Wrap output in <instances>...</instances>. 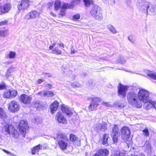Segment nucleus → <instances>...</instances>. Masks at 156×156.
<instances>
[{"instance_id": "obj_1", "label": "nucleus", "mask_w": 156, "mask_h": 156, "mask_svg": "<svg viewBox=\"0 0 156 156\" xmlns=\"http://www.w3.org/2000/svg\"><path fill=\"white\" fill-rule=\"evenodd\" d=\"M0 118L3 121V122H2V123L4 125L2 130L4 133L6 135L11 134L13 137H17L19 136L17 131L15 129L13 125L8 123L9 119L5 111L1 108H0Z\"/></svg>"}, {"instance_id": "obj_2", "label": "nucleus", "mask_w": 156, "mask_h": 156, "mask_svg": "<svg viewBox=\"0 0 156 156\" xmlns=\"http://www.w3.org/2000/svg\"><path fill=\"white\" fill-rule=\"evenodd\" d=\"M127 98L129 102L133 106L139 108L141 107L142 104L138 100L136 94L134 92H129L127 94Z\"/></svg>"}, {"instance_id": "obj_3", "label": "nucleus", "mask_w": 156, "mask_h": 156, "mask_svg": "<svg viewBox=\"0 0 156 156\" xmlns=\"http://www.w3.org/2000/svg\"><path fill=\"white\" fill-rule=\"evenodd\" d=\"M88 100L91 101V102L88 106L90 111H93L96 110L99 105L98 103L101 101V99L97 97H89Z\"/></svg>"}, {"instance_id": "obj_4", "label": "nucleus", "mask_w": 156, "mask_h": 156, "mask_svg": "<svg viewBox=\"0 0 156 156\" xmlns=\"http://www.w3.org/2000/svg\"><path fill=\"white\" fill-rule=\"evenodd\" d=\"M139 9L141 11L146 13L148 12V11L150 5V3L147 1L140 0L138 1L137 4Z\"/></svg>"}, {"instance_id": "obj_5", "label": "nucleus", "mask_w": 156, "mask_h": 156, "mask_svg": "<svg viewBox=\"0 0 156 156\" xmlns=\"http://www.w3.org/2000/svg\"><path fill=\"white\" fill-rule=\"evenodd\" d=\"M15 125L19 128L20 133L24 137L26 134V130L28 128L27 121L23 120H21L20 122H16Z\"/></svg>"}, {"instance_id": "obj_6", "label": "nucleus", "mask_w": 156, "mask_h": 156, "mask_svg": "<svg viewBox=\"0 0 156 156\" xmlns=\"http://www.w3.org/2000/svg\"><path fill=\"white\" fill-rule=\"evenodd\" d=\"M149 93L145 90L141 89L140 90L138 94V96L140 100L143 102H147L150 98Z\"/></svg>"}, {"instance_id": "obj_7", "label": "nucleus", "mask_w": 156, "mask_h": 156, "mask_svg": "<svg viewBox=\"0 0 156 156\" xmlns=\"http://www.w3.org/2000/svg\"><path fill=\"white\" fill-rule=\"evenodd\" d=\"M8 110L12 112H17L20 109V105L19 103L14 100L12 101L8 105Z\"/></svg>"}, {"instance_id": "obj_8", "label": "nucleus", "mask_w": 156, "mask_h": 156, "mask_svg": "<svg viewBox=\"0 0 156 156\" xmlns=\"http://www.w3.org/2000/svg\"><path fill=\"white\" fill-rule=\"evenodd\" d=\"M17 91L15 90H6L3 94V97L6 98H13L16 97L17 94Z\"/></svg>"}, {"instance_id": "obj_9", "label": "nucleus", "mask_w": 156, "mask_h": 156, "mask_svg": "<svg viewBox=\"0 0 156 156\" xmlns=\"http://www.w3.org/2000/svg\"><path fill=\"white\" fill-rule=\"evenodd\" d=\"M11 5L8 3L2 4L0 3V15L8 12L11 9Z\"/></svg>"}, {"instance_id": "obj_10", "label": "nucleus", "mask_w": 156, "mask_h": 156, "mask_svg": "<svg viewBox=\"0 0 156 156\" xmlns=\"http://www.w3.org/2000/svg\"><path fill=\"white\" fill-rule=\"evenodd\" d=\"M127 87L120 84L118 86V94L119 96L121 97H125L126 96Z\"/></svg>"}, {"instance_id": "obj_11", "label": "nucleus", "mask_w": 156, "mask_h": 156, "mask_svg": "<svg viewBox=\"0 0 156 156\" xmlns=\"http://www.w3.org/2000/svg\"><path fill=\"white\" fill-rule=\"evenodd\" d=\"M121 131L123 140L125 141L128 139L130 133L129 128L126 126H124L122 128Z\"/></svg>"}, {"instance_id": "obj_12", "label": "nucleus", "mask_w": 156, "mask_h": 156, "mask_svg": "<svg viewBox=\"0 0 156 156\" xmlns=\"http://www.w3.org/2000/svg\"><path fill=\"white\" fill-rule=\"evenodd\" d=\"M112 130L111 136L113 138V141L114 143H116L118 141V137L119 135V133L118 132V128L117 125H114Z\"/></svg>"}, {"instance_id": "obj_13", "label": "nucleus", "mask_w": 156, "mask_h": 156, "mask_svg": "<svg viewBox=\"0 0 156 156\" xmlns=\"http://www.w3.org/2000/svg\"><path fill=\"white\" fill-rule=\"evenodd\" d=\"M32 98L28 96L26 94H23L21 95L20 97V101L25 104H29L32 100Z\"/></svg>"}, {"instance_id": "obj_14", "label": "nucleus", "mask_w": 156, "mask_h": 156, "mask_svg": "<svg viewBox=\"0 0 156 156\" xmlns=\"http://www.w3.org/2000/svg\"><path fill=\"white\" fill-rule=\"evenodd\" d=\"M40 15V13L34 10L26 14L24 17L26 20L33 19L38 17Z\"/></svg>"}, {"instance_id": "obj_15", "label": "nucleus", "mask_w": 156, "mask_h": 156, "mask_svg": "<svg viewBox=\"0 0 156 156\" xmlns=\"http://www.w3.org/2000/svg\"><path fill=\"white\" fill-rule=\"evenodd\" d=\"M29 0H22L19 2L18 8L19 10H22L27 9L29 6Z\"/></svg>"}, {"instance_id": "obj_16", "label": "nucleus", "mask_w": 156, "mask_h": 156, "mask_svg": "<svg viewBox=\"0 0 156 156\" xmlns=\"http://www.w3.org/2000/svg\"><path fill=\"white\" fill-rule=\"evenodd\" d=\"M55 118L59 123L63 124H66L67 123L66 119L61 112H58L57 113Z\"/></svg>"}, {"instance_id": "obj_17", "label": "nucleus", "mask_w": 156, "mask_h": 156, "mask_svg": "<svg viewBox=\"0 0 156 156\" xmlns=\"http://www.w3.org/2000/svg\"><path fill=\"white\" fill-rule=\"evenodd\" d=\"M144 103V106L145 108L147 109H150L151 108L154 107L155 108L156 106V101H154L151 100L149 98V100L147 102H143Z\"/></svg>"}, {"instance_id": "obj_18", "label": "nucleus", "mask_w": 156, "mask_h": 156, "mask_svg": "<svg viewBox=\"0 0 156 156\" xmlns=\"http://www.w3.org/2000/svg\"><path fill=\"white\" fill-rule=\"evenodd\" d=\"M109 151L106 149H101L97 151V153L92 156H108Z\"/></svg>"}, {"instance_id": "obj_19", "label": "nucleus", "mask_w": 156, "mask_h": 156, "mask_svg": "<svg viewBox=\"0 0 156 156\" xmlns=\"http://www.w3.org/2000/svg\"><path fill=\"white\" fill-rule=\"evenodd\" d=\"M66 140H58V144L60 148L63 150L66 149L68 146V143L66 142Z\"/></svg>"}, {"instance_id": "obj_20", "label": "nucleus", "mask_w": 156, "mask_h": 156, "mask_svg": "<svg viewBox=\"0 0 156 156\" xmlns=\"http://www.w3.org/2000/svg\"><path fill=\"white\" fill-rule=\"evenodd\" d=\"M70 140L76 145H79L80 144V140L75 135L71 134L70 136Z\"/></svg>"}, {"instance_id": "obj_21", "label": "nucleus", "mask_w": 156, "mask_h": 156, "mask_svg": "<svg viewBox=\"0 0 156 156\" xmlns=\"http://www.w3.org/2000/svg\"><path fill=\"white\" fill-rule=\"evenodd\" d=\"M101 9L100 8L96 5H94L90 10L91 15L93 16H95L98 12Z\"/></svg>"}, {"instance_id": "obj_22", "label": "nucleus", "mask_w": 156, "mask_h": 156, "mask_svg": "<svg viewBox=\"0 0 156 156\" xmlns=\"http://www.w3.org/2000/svg\"><path fill=\"white\" fill-rule=\"evenodd\" d=\"M37 94L41 95V96H47L48 97H51L54 96L53 92L50 91H44L38 92Z\"/></svg>"}, {"instance_id": "obj_23", "label": "nucleus", "mask_w": 156, "mask_h": 156, "mask_svg": "<svg viewBox=\"0 0 156 156\" xmlns=\"http://www.w3.org/2000/svg\"><path fill=\"white\" fill-rule=\"evenodd\" d=\"M61 110L63 112L66 114L67 115H70L72 114L71 108L66 106H62L61 107Z\"/></svg>"}, {"instance_id": "obj_24", "label": "nucleus", "mask_w": 156, "mask_h": 156, "mask_svg": "<svg viewBox=\"0 0 156 156\" xmlns=\"http://www.w3.org/2000/svg\"><path fill=\"white\" fill-rule=\"evenodd\" d=\"M58 105V103L57 101H55L51 105L50 108L52 114H53L57 110Z\"/></svg>"}, {"instance_id": "obj_25", "label": "nucleus", "mask_w": 156, "mask_h": 156, "mask_svg": "<svg viewBox=\"0 0 156 156\" xmlns=\"http://www.w3.org/2000/svg\"><path fill=\"white\" fill-rule=\"evenodd\" d=\"M43 148L42 146L40 144H38L37 146L34 147L31 151L32 154H34L38 152L40 150H42Z\"/></svg>"}, {"instance_id": "obj_26", "label": "nucleus", "mask_w": 156, "mask_h": 156, "mask_svg": "<svg viewBox=\"0 0 156 156\" xmlns=\"http://www.w3.org/2000/svg\"><path fill=\"white\" fill-rule=\"evenodd\" d=\"M93 17L98 20L100 21L102 20L103 19V16H102L101 10L100 9L95 14V16H93Z\"/></svg>"}, {"instance_id": "obj_27", "label": "nucleus", "mask_w": 156, "mask_h": 156, "mask_svg": "<svg viewBox=\"0 0 156 156\" xmlns=\"http://www.w3.org/2000/svg\"><path fill=\"white\" fill-rule=\"evenodd\" d=\"M145 73L149 77L156 80V73H153L152 71L148 70H146Z\"/></svg>"}, {"instance_id": "obj_28", "label": "nucleus", "mask_w": 156, "mask_h": 156, "mask_svg": "<svg viewBox=\"0 0 156 156\" xmlns=\"http://www.w3.org/2000/svg\"><path fill=\"white\" fill-rule=\"evenodd\" d=\"M16 52L10 51L6 56V57L10 59H14L16 57Z\"/></svg>"}, {"instance_id": "obj_29", "label": "nucleus", "mask_w": 156, "mask_h": 156, "mask_svg": "<svg viewBox=\"0 0 156 156\" xmlns=\"http://www.w3.org/2000/svg\"><path fill=\"white\" fill-rule=\"evenodd\" d=\"M107 27L108 30L113 34H116L117 33V30L115 27L111 24H108L107 26Z\"/></svg>"}, {"instance_id": "obj_30", "label": "nucleus", "mask_w": 156, "mask_h": 156, "mask_svg": "<svg viewBox=\"0 0 156 156\" xmlns=\"http://www.w3.org/2000/svg\"><path fill=\"white\" fill-rule=\"evenodd\" d=\"M14 71V68L11 66L7 69V72L5 74V76L8 78L9 76L11 74V73L13 72Z\"/></svg>"}, {"instance_id": "obj_31", "label": "nucleus", "mask_w": 156, "mask_h": 156, "mask_svg": "<svg viewBox=\"0 0 156 156\" xmlns=\"http://www.w3.org/2000/svg\"><path fill=\"white\" fill-rule=\"evenodd\" d=\"M58 139L63 140H67V136L65 134L62 133H59L58 134Z\"/></svg>"}, {"instance_id": "obj_32", "label": "nucleus", "mask_w": 156, "mask_h": 156, "mask_svg": "<svg viewBox=\"0 0 156 156\" xmlns=\"http://www.w3.org/2000/svg\"><path fill=\"white\" fill-rule=\"evenodd\" d=\"M109 137L108 134H105L103 136V138L102 139L103 140V144L105 145H108V139Z\"/></svg>"}, {"instance_id": "obj_33", "label": "nucleus", "mask_w": 156, "mask_h": 156, "mask_svg": "<svg viewBox=\"0 0 156 156\" xmlns=\"http://www.w3.org/2000/svg\"><path fill=\"white\" fill-rule=\"evenodd\" d=\"M62 7L66 9H71L73 8V5H71L67 3H64L62 5Z\"/></svg>"}, {"instance_id": "obj_34", "label": "nucleus", "mask_w": 156, "mask_h": 156, "mask_svg": "<svg viewBox=\"0 0 156 156\" xmlns=\"http://www.w3.org/2000/svg\"><path fill=\"white\" fill-rule=\"evenodd\" d=\"M84 5L86 7H89L90 5L93 3V0H83Z\"/></svg>"}, {"instance_id": "obj_35", "label": "nucleus", "mask_w": 156, "mask_h": 156, "mask_svg": "<svg viewBox=\"0 0 156 156\" xmlns=\"http://www.w3.org/2000/svg\"><path fill=\"white\" fill-rule=\"evenodd\" d=\"M93 127L94 130L97 132H98L101 130V124L100 123L94 124Z\"/></svg>"}, {"instance_id": "obj_36", "label": "nucleus", "mask_w": 156, "mask_h": 156, "mask_svg": "<svg viewBox=\"0 0 156 156\" xmlns=\"http://www.w3.org/2000/svg\"><path fill=\"white\" fill-rule=\"evenodd\" d=\"M52 53L57 55H60L62 54L61 51L58 47L55 48L52 50Z\"/></svg>"}, {"instance_id": "obj_37", "label": "nucleus", "mask_w": 156, "mask_h": 156, "mask_svg": "<svg viewBox=\"0 0 156 156\" xmlns=\"http://www.w3.org/2000/svg\"><path fill=\"white\" fill-rule=\"evenodd\" d=\"M61 2L59 0H56L54 4L55 9V10H58L60 7Z\"/></svg>"}, {"instance_id": "obj_38", "label": "nucleus", "mask_w": 156, "mask_h": 156, "mask_svg": "<svg viewBox=\"0 0 156 156\" xmlns=\"http://www.w3.org/2000/svg\"><path fill=\"white\" fill-rule=\"evenodd\" d=\"M111 156H125V154L124 153H120L118 151H116L115 152L114 154Z\"/></svg>"}, {"instance_id": "obj_39", "label": "nucleus", "mask_w": 156, "mask_h": 156, "mask_svg": "<svg viewBox=\"0 0 156 156\" xmlns=\"http://www.w3.org/2000/svg\"><path fill=\"white\" fill-rule=\"evenodd\" d=\"M100 124L101 131H105L107 129V124L105 122H103Z\"/></svg>"}, {"instance_id": "obj_40", "label": "nucleus", "mask_w": 156, "mask_h": 156, "mask_svg": "<svg viewBox=\"0 0 156 156\" xmlns=\"http://www.w3.org/2000/svg\"><path fill=\"white\" fill-rule=\"evenodd\" d=\"M66 9L62 7L60 10V12L59 13V16L60 17L63 16L65 15Z\"/></svg>"}, {"instance_id": "obj_41", "label": "nucleus", "mask_w": 156, "mask_h": 156, "mask_svg": "<svg viewBox=\"0 0 156 156\" xmlns=\"http://www.w3.org/2000/svg\"><path fill=\"white\" fill-rule=\"evenodd\" d=\"M142 132L144 136L147 137L149 136V132L148 129L147 128H145L143 130Z\"/></svg>"}, {"instance_id": "obj_42", "label": "nucleus", "mask_w": 156, "mask_h": 156, "mask_svg": "<svg viewBox=\"0 0 156 156\" xmlns=\"http://www.w3.org/2000/svg\"><path fill=\"white\" fill-rule=\"evenodd\" d=\"M80 15L79 14H76L72 17V19L74 21L80 19Z\"/></svg>"}, {"instance_id": "obj_43", "label": "nucleus", "mask_w": 156, "mask_h": 156, "mask_svg": "<svg viewBox=\"0 0 156 156\" xmlns=\"http://www.w3.org/2000/svg\"><path fill=\"white\" fill-rule=\"evenodd\" d=\"M149 11L151 12H154L155 9V7L154 6L151 5L150 3V5L149 6Z\"/></svg>"}, {"instance_id": "obj_44", "label": "nucleus", "mask_w": 156, "mask_h": 156, "mask_svg": "<svg viewBox=\"0 0 156 156\" xmlns=\"http://www.w3.org/2000/svg\"><path fill=\"white\" fill-rule=\"evenodd\" d=\"M126 62V60L124 58L122 57H120L118 60V62L119 63L121 64H123L125 63Z\"/></svg>"}, {"instance_id": "obj_45", "label": "nucleus", "mask_w": 156, "mask_h": 156, "mask_svg": "<svg viewBox=\"0 0 156 156\" xmlns=\"http://www.w3.org/2000/svg\"><path fill=\"white\" fill-rule=\"evenodd\" d=\"M80 2V0H73L71 2V5H73V6L74 5H77L79 4Z\"/></svg>"}, {"instance_id": "obj_46", "label": "nucleus", "mask_w": 156, "mask_h": 156, "mask_svg": "<svg viewBox=\"0 0 156 156\" xmlns=\"http://www.w3.org/2000/svg\"><path fill=\"white\" fill-rule=\"evenodd\" d=\"M34 106L37 109L40 108L41 106V105L40 104L39 102L36 101L34 104Z\"/></svg>"}, {"instance_id": "obj_47", "label": "nucleus", "mask_w": 156, "mask_h": 156, "mask_svg": "<svg viewBox=\"0 0 156 156\" xmlns=\"http://www.w3.org/2000/svg\"><path fill=\"white\" fill-rule=\"evenodd\" d=\"M71 85L72 87H79L80 86V85L79 84V83L76 82L71 83Z\"/></svg>"}, {"instance_id": "obj_48", "label": "nucleus", "mask_w": 156, "mask_h": 156, "mask_svg": "<svg viewBox=\"0 0 156 156\" xmlns=\"http://www.w3.org/2000/svg\"><path fill=\"white\" fill-rule=\"evenodd\" d=\"M101 105L105 106H107L109 107H111L112 106V105L109 103L106 102H102Z\"/></svg>"}, {"instance_id": "obj_49", "label": "nucleus", "mask_w": 156, "mask_h": 156, "mask_svg": "<svg viewBox=\"0 0 156 156\" xmlns=\"http://www.w3.org/2000/svg\"><path fill=\"white\" fill-rule=\"evenodd\" d=\"M6 88V86L4 83L3 82L0 84V90L5 89Z\"/></svg>"}, {"instance_id": "obj_50", "label": "nucleus", "mask_w": 156, "mask_h": 156, "mask_svg": "<svg viewBox=\"0 0 156 156\" xmlns=\"http://www.w3.org/2000/svg\"><path fill=\"white\" fill-rule=\"evenodd\" d=\"M8 21L7 20H5L0 22V26H2L7 24Z\"/></svg>"}, {"instance_id": "obj_51", "label": "nucleus", "mask_w": 156, "mask_h": 156, "mask_svg": "<svg viewBox=\"0 0 156 156\" xmlns=\"http://www.w3.org/2000/svg\"><path fill=\"white\" fill-rule=\"evenodd\" d=\"M7 35L5 31H0V37H5Z\"/></svg>"}, {"instance_id": "obj_52", "label": "nucleus", "mask_w": 156, "mask_h": 156, "mask_svg": "<svg viewBox=\"0 0 156 156\" xmlns=\"http://www.w3.org/2000/svg\"><path fill=\"white\" fill-rule=\"evenodd\" d=\"M57 44V43L56 42H54V43L52 44L51 45L49 46V49L50 50H51Z\"/></svg>"}, {"instance_id": "obj_53", "label": "nucleus", "mask_w": 156, "mask_h": 156, "mask_svg": "<svg viewBox=\"0 0 156 156\" xmlns=\"http://www.w3.org/2000/svg\"><path fill=\"white\" fill-rule=\"evenodd\" d=\"M45 77L47 78L50 77H52L51 74L50 73H45Z\"/></svg>"}, {"instance_id": "obj_54", "label": "nucleus", "mask_w": 156, "mask_h": 156, "mask_svg": "<svg viewBox=\"0 0 156 156\" xmlns=\"http://www.w3.org/2000/svg\"><path fill=\"white\" fill-rule=\"evenodd\" d=\"M109 2L111 5H113L115 4V0H109Z\"/></svg>"}, {"instance_id": "obj_55", "label": "nucleus", "mask_w": 156, "mask_h": 156, "mask_svg": "<svg viewBox=\"0 0 156 156\" xmlns=\"http://www.w3.org/2000/svg\"><path fill=\"white\" fill-rule=\"evenodd\" d=\"M126 3L128 5H129L131 2V0H125Z\"/></svg>"}, {"instance_id": "obj_56", "label": "nucleus", "mask_w": 156, "mask_h": 156, "mask_svg": "<svg viewBox=\"0 0 156 156\" xmlns=\"http://www.w3.org/2000/svg\"><path fill=\"white\" fill-rule=\"evenodd\" d=\"M44 81V80L42 79H39L37 81V82L39 84L43 82Z\"/></svg>"}, {"instance_id": "obj_57", "label": "nucleus", "mask_w": 156, "mask_h": 156, "mask_svg": "<svg viewBox=\"0 0 156 156\" xmlns=\"http://www.w3.org/2000/svg\"><path fill=\"white\" fill-rule=\"evenodd\" d=\"M3 151L4 152H5V153H7V154H10V152L5 150V149H3Z\"/></svg>"}, {"instance_id": "obj_58", "label": "nucleus", "mask_w": 156, "mask_h": 156, "mask_svg": "<svg viewBox=\"0 0 156 156\" xmlns=\"http://www.w3.org/2000/svg\"><path fill=\"white\" fill-rule=\"evenodd\" d=\"M45 86L48 88H51V85L50 84H47L45 85Z\"/></svg>"}, {"instance_id": "obj_59", "label": "nucleus", "mask_w": 156, "mask_h": 156, "mask_svg": "<svg viewBox=\"0 0 156 156\" xmlns=\"http://www.w3.org/2000/svg\"><path fill=\"white\" fill-rule=\"evenodd\" d=\"M58 45L60 47H62L63 48L64 47V44L62 43L58 44Z\"/></svg>"}, {"instance_id": "obj_60", "label": "nucleus", "mask_w": 156, "mask_h": 156, "mask_svg": "<svg viewBox=\"0 0 156 156\" xmlns=\"http://www.w3.org/2000/svg\"><path fill=\"white\" fill-rule=\"evenodd\" d=\"M51 14L53 17L56 16V15L53 13V12H50Z\"/></svg>"}, {"instance_id": "obj_61", "label": "nucleus", "mask_w": 156, "mask_h": 156, "mask_svg": "<svg viewBox=\"0 0 156 156\" xmlns=\"http://www.w3.org/2000/svg\"><path fill=\"white\" fill-rule=\"evenodd\" d=\"M75 53V51L74 50H71V53L73 54Z\"/></svg>"}, {"instance_id": "obj_62", "label": "nucleus", "mask_w": 156, "mask_h": 156, "mask_svg": "<svg viewBox=\"0 0 156 156\" xmlns=\"http://www.w3.org/2000/svg\"><path fill=\"white\" fill-rule=\"evenodd\" d=\"M48 4H49V5L50 6H51L52 5H53L52 3H48Z\"/></svg>"}, {"instance_id": "obj_63", "label": "nucleus", "mask_w": 156, "mask_h": 156, "mask_svg": "<svg viewBox=\"0 0 156 156\" xmlns=\"http://www.w3.org/2000/svg\"><path fill=\"white\" fill-rule=\"evenodd\" d=\"M11 156H17L15 155H14V154H12L11 155Z\"/></svg>"}, {"instance_id": "obj_64", "label": "nucleus", "mask_w": 156, "mask_h": 156, "mask_svg": "<svg viewBox=\"0 0 156 156\" xmlns=\"http://www.w3.org/2000/svg\"><path fill=\"white\" fill-rule=\"evenodd\" d=\"M87 74L86 73H85L84 74V76H85Z\"/></svg>"}]
</instances>
